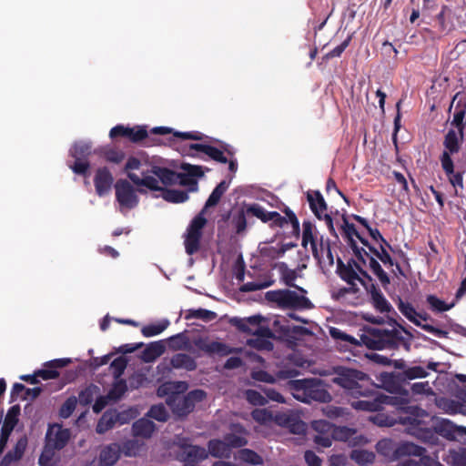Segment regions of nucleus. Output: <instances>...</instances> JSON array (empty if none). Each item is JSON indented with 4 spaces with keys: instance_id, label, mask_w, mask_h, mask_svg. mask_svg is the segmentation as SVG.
Here are the masks:
<instances>
[{
    "instance_id": "1",
    "label": "nucleus",
    "mask_w": 466,
    "mask_h": 466,
    "mask_svg": "<svg viewBox=\"0 0 466 466\" xmlns=\"http://www.w3.org/2000/svg\"><path fill=\"white\" fill-rule=\"evenodd\" d=\"M413 337L410 329L399 325V329H392L372 328L361 335V341L365 347L373 350H396L403 347L406 351H410Z\"/></svg>"
},
{
    "instance_id": "2",
    "label": "nucleus",
    "mask_w": 466,
    "mask_h": 466,
    "mask_svg": "<svg viewBox=\"0 0 466 466\" xmlns=\"http://www.w3.org/2000/svg\"><path fill=\"white\" fill-rule=\"evenodd\" d=\"M382 410L384 405L393 407L396 410L388 412H379L370 416V420L380 427H392L396 424L408 425L419 422V419L415 417L420 410L417 406L408 405L406 399L380 394Z\"/></svg>"
},
{
    "instance_id": "3",
    "label": "nucleus",
    "mask_w": 466,
    "mask_h": 466,
    "mask_svg": "<svg viewBox=\"0 0 466 466\" xmlns=\"http://www.w3.org/2000/svg\"><path fill=\"white\" fill-rule=\"evenodd\" d=\"M289 389L293 397L303 403L309 404L312 401L327 403L331 400L327 384L319 378L290 380Z\"/></svg>"
},
{
    "instance_id": "4",
    "label": "nucleus",
    "mask_w": 466,
    "mask_h": 466,
    "mask_svg": "<svg viewBox=\"0 0 466 466\" xmlns=\"http://www.w3.org/2000/svg\"><path fill=\"white\" fill-rule=\"evenodd\" d=\"M332 373L335 375L332 382L343 388L348 395L359 398L366 394L367 389L360 384L370 380L365 372L345 366H335Z\"/></svg>"
},
{
    "instance_id": "5",
    "label": "nucleus",
    "mask_w": 466,
    "mask_h": 466,
    "mask_svg": "<svg viewBox=\"0 0 466 466\" xmlns=\"http://www.w3.org/2000/svg\"><path fill=\"white\" fill-rule=\"evenodd\" d=\"M200 153H203L208 158L216 162L226 164L228 163V157L224 155V153L231 157L235 155L236 150L231 145L225 142H221L219 148L208 144L202 143H192L181 148V154L183 156L198 158L200 160H207V158Z\"/></svg>"
},
{
    "instance_id": "6",
    "label": "nucleus",
    "mask_w": 466,
    "mask_h": 466,
    "mask_svg": "<svg viewBox=\"0 0 466 466\" xmlns=\"http://www.w3.org/2000/svg\"><path fill=\"white\" fill-rule=\"evenodd\" d=\"M429 375V371L421 366L408 367L404 372H383L380 374V380L384 388L390 393H402L407 390L402 385L408 380L423 379Z\"/></svg>"
},
{
    "instance_id": "7",
    "label": "nucleus",
    "mask_w": 466,
    "mask_h": 466,
    "mask_svg": "<svg viewBox=\"0 0 466 466\" xmlns=\"http://www.w3.org/2000/svg\"><path fill=\"white\" fill-rule=\"evenodd\" d=\"M68 154L74 161H67V167L75 173L84 177L90 176L89 156L92 154V142L89 140H77L69 148Z\"/></svg>"
},
{
    "instance_id": "8",
    "label": "nucleus",
    "mask_w": 466,
    "mask_h": 466,
    "mask_svg": "<svg viewBox=\"0 0 466 466\" xmlns=\"http://www.w3.org/2000/svg\"><path fill=\"white\" fill-rule=\"evenodd\" d=\"M206 397L207 392L204 390L195 389L189 390L183 396L176 395L168 397L167 403L176 417L185 419L194 410L196 404L203 401Z\"/></svg>"
},
{
    "instance_id": "9",
    "label": "nucleus",
    "mask_w": 466,
    "mask_h": 466,
    "mask_svg": "<svg viewBox=\"0 0 466 466\" xmlns=\"http://www.w3.org/2000/svg\"><path fill=\"white\" fill-rule=\"evenodd\" d=\"M265 297L267 300L275 302L283 309H311L314 308V304L309 298L290 289L270 290Z\"/></svg>"
},
{
    "instance_id": "10",
    "label": "nucleus",
    "mask_w": 466,
    "mask_h": 466,
    "mask_svg": "<svg viewBox=\"0 0 466 466\" xmlns=\"http://www.w3.org/2000/svg\"><path fill=\"white\" fill-rule=\"evenodd\" d=\"M205 211L201 210L188 224L186 233L184 246L187 255H194L199 250L200 241L203 236V228L208 220L205 218Z\"/></svg>"
},
{
    "instance_id": "11",
    "label": "nucleus",
    "mask_w": 466,
    "mask_h": 466,
    "mask_svg": "<svg viewBox=\"0 0 466 466\" xmlns=\"http://www.w3.org/2000/svg\"><path fill=\"white\" fill-rule=\"evenodd\" d=\"M116 200L119 204V210L125 213L137 207L139 198L134 187L126 179H118L115 184Z\"/></svg>"
},
{
    "instance_id": "12",
    "label": "nucleus",
    "mask_w": 466,
    "mask_h": 466,
    "mask_svg": "<svg viewBox=\"0 0 466 466\" xmlns=\"http://www.w3.org/2000/svg\"><path fill=\"white\" fill-rule=\"evenodd\" d=\"M70 438L71 431L68 428H64L57 422L49 423L45 437V447L61 451L66 447Z\"/></svg>"
},
{
    "instance_id": "13",
    "label": "nucleus",
    "mask_w": 466,
    "mask_h": 466,
    "mask_svg": "<svg viewBox=\"0 0 466 466\" xmlns=\"http://www.w3.org/2000/svg\"><path fill=\"white\" fill-rule=\"evenodd\" d=\"M438 436L448 441H466V427L458 426L451 420L443 418H436L433 420Z\"/></svg>"
},
{
    "instance_id": "14",
    "label": "nucleus",
    "mask_w": 466,
    "mask_h": 466,
    "mask_svg": "<svg viewBox=\"0 0 466 466\" xmlns=\"http://www.w3.org/2000/svg\"><path fill=\"white\" fill-rule=\"evenodd\" d=\"M247 213L260 219L263 223H269L270 228H284L287 218L278 211H268L258 203L247 205Z\"/></svg>"
},
{
    "instance_id": "15",
    "label": "nucleus",
    "mask_w": 466,
    "mask_h": 466,
    "mask_svg": "<svg viewBox=\"0 0 466 466\" xmlns=\"http://www.w3.org/2000/svg\"><path fill=\"white\" fill-rule=\"evenodd\" d=\"M127 177L137 186L142 187L137 188V192L140 194H146L147 189L152 192H162L164 187L159 186L158 179L151 173L150 169L141 171V177L132 172L127 173Z\"/></svg>"
},
{
    "instance_id": "16",
    "label": "nucleus",
    "mask_w": 466,
    "mask_h": 466,
    "mask_svg": "<svg viewBox=\"0 0 466 466\" xmlns=\"http://www.w3.org/2000/svg\"><path fill=\"white\" fill-rule=\"evenodd\" d=\"M20 411L21 408L18 404L11 406L7 410L0 432V455L4 452L9 437L19 421Z\"/></svg>"
},
{
    "instance_id": "17",
    "label": "nucleus",
    "mask_w": 466,
    "mask_h": 466,
    "mask_svg": "<svg viewBox=\"0 0 466 466\" xmlns=\"http://www.w3.org/2000/svg\"><path fill=\"white\" fill-rule=\"evenodd\" d=\"M114 177L107 167H98L94 176L96 193L102 198L106 196L112 188Z\"/></svg>"
},
{
    "instance_id": "18",
    "label": "nucleus",
    "mask_w": 466,
    "mask_h": 466,
    "mask_svg": "<svg viewBox=\"0 0 466 466\" xmlns=\"http://www.w3.org/2000/svg\"><path fill=\"white\" fill-rule=\"evenodd\" d=\"M121 455V445L117 442H112L105 445L99 452L97 466H114ZM88 466H96L93 460Z\"/></svg>"
},
{
    "instance_id": "19",
    "label": "nucleus",
    "mask_w": 466,
    "mask_h": 466,
    "mask_svg": "<svg viewBox=\"0 0 466 466\" xmlns=\"http://www.w3.org/2000/svg\"><path fill=\"white\" fill-rule=\"evenodd\" d=\"M194 344L198 350L208 355L216 354L219 357H225L235 351V348L229 347L226 343L220 341L208 342L207 339L202 338L195 339Z\"/></svg>"
},
{
    "instance_id": "20",
    "label": "nucleus",
    "mask_w": 466,
    "mask_h": 466,
    "mask_svg": "<svg viewBox=\"0 0 466 466\" xmlns=\"http://www.w3.org/2000/svg\"><path fill=\"white\" fill-rule=\"evenodd\" d=\"M367 293L370 295V300L375 309L380 313H388L395 310L391 304L386 299L380 288L375 283H367L364 287Z\"/></svg>"
},
{
    "instance_id": "21",
    "label": "nucleus",
    "mask_w": 466,
    "mask_h": 466,
    "mask_svg": "<svg viewBox=\"0 0 466 466\" xmlns=\"http://www.w3.org/2000/svg\"><path fill=\"white\" fill-rule=\"evenodd\" d=\"M72 360L70 358L54 359L44 363V368L36 370L38 377L43 380H55L59 377L57 369L64 368L70 364Z\"/></svg>"
},
{
    "instance_id": "22",
    "label": "nucleus",
    "mask_w": 466,
    "mask_h": 466,
    "mask_svg": "<svg viewBox=\"0 0 466 466\" xmlns=\"http://www.w3.org/2000/svg\"><path fill=\"white\" fill-rule=\"evenodd\" d=\"M307 201L314 216L322 219V214L328 210V204L319 190H308L306 193Z\"/></svg>"
},
{
    "instance_id": "23",
    "label": "nucleus",
    "mask_w": 466,
    "mask_h": 466,
    "mask_svg": "<svg viewBox=\"0 0 466 466\" xmlns=\"http://www.w3.org/2000/svg\"><path fill=\"white\" fill-rule=\"evenodd\" d=\"M336 265V274L341 280L347 284H353V281H359L363 288L367 286L368 282L359 275L357 269L345 267L344 261L339 257L337 258Z\"/></svg>"
},
{
    "instance_id": "24",
    "label": "nucleus",
    "mask_w": 466,
    "mask_h": 466,
    "mask_svg": "<svg viewBox=\"0 0 466 466\" xmlns=\"http://www.w3.org/2000/svg\"><path fill=\"white\" fill-rule=\"evenodd\" d=\"M303 231H302V242L301 245L306 248L308 243H310L311 251L313 258L320 262V254L318 248V237L314 235L313 229L315 228L314 224L310 220H304L302 223Z\"/></svg>"
},
{
    "instance_id": "25",
    "label": "nucleus",
    "mask_w": 466,
    "mask_h": 466,
    "mask_svg": "<svg viewBox=\"0 0 466 466\" xmlns=\"http://www.w3.org/2000/svg\"><path fill=\"white\" fill-rule=\"evenodd\" d=\"M151 133L155 135L165 136L173 133L174 137L181 138L182 140H202L207 137L199 131H173L171 127H156L151 129Z\"/></svg>"
},
{
    "instance_id": "26",
    "label": "nucleus",
    "mask_w": 466,
    "mask_h": 466,
    "mask_svg": "<svg viewBox=\"0 0 466 466\" xmlns=\"http://www.w3.org/2000/svg\"><path fill=\"white\" fill-rule=\"evenodd\" d=\"M390 439H382L376 444L377 451L390 461H397L401 459L400 451H399V445Z\"/></svg>"
},
{
    "instance_id": "27",
    "label": "nucleus",
    "mask_w": 466,
    "mask_h": 466,
    "mask_svg": "<svg viewBox=\"0 0 466 466\" xmlns=\"http://www.w3.org/2000/svg\"><path fill=\"white\" fill-rule=\"evenodd\" d=\"M166 350V340H157L148 343L146 348L141 351L140 359L145 363L155 361Z\"/></svg>"
},
{
    "instance_id": "28",
    "label": "nucleus",
    "mask_w": 466,
    "mask_h": 466,
    "mask_svg": "<svg viewBox=\"0 0 466 466\" xmlns=\"http://www.w3.org/2000/svg\"><path fill=\"white\" fill-rule=\"evenodd\" d=\"M410 425L415 427L416 437L424 443L431 445H437L439 443V436L433 422L430 428L423 427L420 420L419 422Z\"/></svg>"
},
{
    "instance_id": "29",
    "label": "nucleus",
    "mask_w": 466,
    "mask_h": 466,
    "mask_svg": "<svg viewBox=\"0 0 466 466\" xmlns=\"http://www.w3.org/2000/svg\"><path fill=\"white\" fill-rule=\"evenodd\" d=\"M27 446L26 437H21L17 440L13 450L7 451L0 461V466H10L13 462L20 460Z\"/></svg>"
},
{
    "instance_id": "30",
    "label": "nucleus",
    "mask_w": 466,
    "mask_h": 466,
    "mask_svg": "<svg viewBox=\"0 0 466 466\" xmlns=\"http://www.w3.org/2000/svg\"><path fill=\"white\" fill-rule=\"evenodd\" d=\"M208 456L207 450L198 445H192L187 451H182L177 455L179 461L187 463H198L206 460Z\"/></svg>"
},
{
    "instance_id": "31",
    "label": "nucleus",
    "mask_w": 466,
    "mask_h": 466,
    "mask_svg": "<svg viewBox=\"0 0 466 466\" xmlns=\"http://www.w3.org/2000/svg\"><path fill=\"white\" fill-rule=\"evenodd\" d=\"M156 429V424L147 417L138 419L132 425L133 435L144 439L150 438Z\"/></svg>"
},
{
    "instance_id": "32",
    "label": "nucleus",
    "mask_w": 466,
    "mask_h": 466,
    "mask_svg": "<svg viewBox=\"0 0 466 466\" xmlns=\"http://www.w3.org/2000/svg\"><path fill=\"white\" fill-rule=\"evenodd\" d=\"M170 365L176 370H185L187 371H194L197 367L196 360L187 353H176L170 359Z\"/></svg>"
},
{
    "instance_id": "33",
    "label": "nucleus",
    "mask_w": 466,
    "mask_h": 466,
    "mask_svg": "<svg viewBox=\"0 0 466 466\" xmlns=\"http://www.w3.org/2000/svg\"><path fill=\"white\" fill-rule=\"evenodd\" d=\"M276 268H278L279 274H280V280L288 287L290 288H296L300 292L306 293V289H304L301 287H299L295 284V281L298 278L297 271L295 269H291L289 268L288 264L286 262H279L276 265Z\"/></svg>"
},
{
    "instance_id": "34",
    "label": "nucleus",
    "mask_w": 466,
    "mask_h": 466,
    "mask_svg": "<svg viewBox=\"0 0 466 466\" xmlns=\"http://www.w3.org/2000/svg\"><path fill=\"white\" fill-rule=\"evenodd\" d=\"M153 197L156 198L161 197L167 202L174 204L184 203L189 198L188 191L166 187L163 188L161 194H154Z\"/></svg>"
},
{
    "instance_id": "35",
    "label": "nucleus",
    "mask_w": 466,
    "mask_h": 466,
    "mask_svg": "<svg viewBox=\"0 0 466 466\" xmlns=\"http://www.w3.org/2000/svg\"><path fill=\"white\" fill-rule=\"evenodd\" d=\"M94 153L103 157L107 162L119 164L125 158V153L114 148L111 145L99 147L94 150Z\"/></svg>"
},
{
    "instance_id": "36",
    "label": "nucleus",
    "mask_w": 466,
    "mask_h": 466,
    "mask_svg": "<svg viewBox=\"0 0 466 466\" xmlns=\"http://www.w3.org/2000/svg\"><path fill=\"white\" fill-rule=\"evenodd\" d=\"M230 182L231 178L228 181L222 180L220 183H218L216 186V187L212 190L202 210L206 212L208 208L217 206L220 201L221 197L229 187Z\"/></svg>"
},
{
    "instance_id": "37",
    "label": "nucleus",
    "mask_w": 466,
    "mask_h": 466,
    "mask_svg": "<svg viewBox=\"0 0 466 466\" xmlns=\"http://www.w3.org/2000/svg\"><path fill=\"white\" fill-rule=\"evenodd\" d=\"M352 407L357 410L382 412L380 394L371 400H359L352 402Z\"/></svg>"
},
{
    "instance_id": "38",
    "label": "nucleus",
    "mask_w": 466,
    "mask_h": 466,
    "mask_svg": "<svg viewBox=\"0 0 466 466\" xmlns=\"http://www.w3.org/2000/svg\"><path fill=\"white\" fill-rule=\"evenodd\" d=\"M151 173L157 177L158 182H162V184L165 186H169L176 183V177L177 172H175L167 167L152 166Z\"/></svg>"
},
{
    "instance_id": "39",
    "label": "nucleus",
    "mask_w": 466,
    "mask_h": 466,
    "mask_svg": "<svg viewBox=\"0 0 466 466\" xmlns=\"http://www.w3.org/2000/svg\"><path fill=\"white\" fill-rule=\"evenodd\" d=\"M117 419H120V414H115L113 411H106L96 424V432L98 434L106 433L115 427Z\"/></svg>"
},
{
    "instance_id": "40",
    "label": "nucleus",
    "mask_w": 466,
    "mask_h": 466,
    "mask_svg": "<svg viewBox=\"0 0 466 466\" xmlns=\"http://www.w3.org/2000/svg\"><path fill=\"white\" fill-rule=\"evenodd\" d=\"M208 452L213 456V457H216V458H223V457H228L230 453V451L228 447V444L225 441V439L223 440H218V439H214V440H210L208 443Z\"/></svg>"
},
{
    "instance_id": "41",
    "label": "nucleus",
    "mask_w": 466,
    "mask_h": 466,
    "mask_svg": "<svg viewBox=\"0 0 466 466\" xmlns=\"http://www.w3.org/2000/svg\"><path fill=\"white\" fill-rule=\"evenodd\" d=\"M461 138L460 134L458 135L455 130L450 129L444 137L443 145L445 147V151L450 154H456L459 152L461 148Z\"/></svg>"
},
{
    "instance_id": "42",
    "label": "nucleus",
    "mask_w": 466,
    "mask_h": 466,
    "mask_svg": "<svg viewBox=\"0 0 466 466\" xmlns=\"http://www.w3.org/2000/svg\"><path fill=\"white\" fill-rule=\"evenodd\" d=\"M179 168L183 171L180 172L185 177H191L197 180L204 177L205 172H209L210 168L203 167L198 165H192L189 163L182 162L179 166Z\"/></svg>"
},
{
    "instance_id": "43",
    "label": "nucleus",
    "mask_w": 466,
    "mask_h": 466,
    "mask_svg": "<svg viewBox=\"0 0 466 466\" xmlns=\"http://www.w3.org/2000/svg\"><path fill=\"white\" fill-rule=\"evenodd\" d=\"M397 307L400 313L414 325H420V319H417V311L410 302H405L400 297H398Z\"/></svg>"
},
{
    "instance_id": "44",
    "label": "nucleus",
    "mask_w": 466,
    "mask_h": 466,
    "mask_svg": "<svg viewBox=\"0 0 466 466\" xmlns=\"http://www.w3.org/2000/svg\"><path fill=\"white\" fill-rule=\"evenodd\" d=\"M399 451H400L401 458L406 456H416L422 458V456H426V449L424 447L408 441L401 442L399 445Z\"/></svg>"
},
{
    "instance_id": "45",
    "label": "nucleus",
    "mask_w": 466,
    "mask_h": 466,
    "mask_svg": "<svg viewBox=\"0 0 466 466\" xmlns=\"http://www.w3.org/2000/svg\"><path fill=\"white\" fill-rule=\"evenodd\" d=\"M170 325L167 319H161L158 323L148 324L141 329V333L146 338H150L162 333Z\"/></svg>"
},
{
    "instance_id": "46",
    "label": "nucleus",
    "mask_w": 466,
    "mask_h": 466,
    "mask_svg": "<svg viewBox=\"0 0 466 466\" xmlns=\"http://www.w3.org/2000/svg\"><path fill=\"white\" fill-rule=\"evenodd\" d=\"M127 380L118 378L113 383L108 391V398L112 400H119L128 390Z\"/></svg>"
},
{
    "instance_id": "47",
    "label": "nucleus",
    "mask_w": 466,
    "mask_h": 466,
    "mask_svg": "<svg viewBox=\"0 0 466 466\" xmlns=\"http://www.w3.org/2000/svg\"><path fill=\"white\" fill-rule=\"evenodd\" d=\"M238 459L250 465H261L264 461L263 458L255 451L248 448L240 449L238 451Z\"/></svg>"
},
{
    "instance_id": "48",
    "label": "nucleus",
    "mask_w": 466,
    "mask_h": 466,
    "mask_svg": "<svg viewBox=\"0 0 466 466\" xmlns=\"http://www.w3.org/2000/svg\"><path fill=\"white\" fill-rule=\"evenodd\" d=\"M369 267L373 274L379 279L383 288H386L390 283L389 275L381 268L379 261L374 258H370Z\"/></svg>"
},
{
    "instance_id": "49",
    "label": "nucleus",
    "mask_w": 466,
    "mask_h": 466,
    "mask_svg": "<svg viewBox=\"0 0 466 466\" xmlns=\"http://www.w3.org/2000/svg\"><path fill=\"white\" fill-rule=\"evenodd\" d=\"M350 459L360 465H368L374 462L375 454L367 450H353Z\"/></svg>"
},
{
    "instance_id": "50",
    "label": "nucleus",
    "mask_w": 466,
    "mask_h": 466,
    "mask_svg": "<svg viewBox=\"0 0 466 466\" xmlns=\"http://www.w3.org/2000/svg\"><path fill=\"white\" fill-rule=\"evenodd\" d=\"M187 330H184L182 332L172 335L166 339V342H168L170 349L175 350L187 348L189 344V339L187 335Z\"/></svg>"
},
{
    "instance_id": "51",
    "label": "nucleus",
    "mask_w": 466,
    "mask_h": 466,
    "mask_svg": "<svg viewBox=\"0 0 466 466\" xmlns=\"http://www.w3.org/2000/svg\"><path fill=\"white\" fill-rule=\"evenodd\" d=\"M247 215H248L247 213V208H241L238 212L233 214L231 218V224L235 228L236 234L239 235L246 230L248 225L246 218Z\"/></svg>"
},
{
    "instance_id": "52",
    "label": "nucleus",
    "mask_w": 466,
    "mask_h": 466,
    "mask_svg": "<svg viewBox=\"0 0 466 466\" xmlns=\"http://www.w3.org/2000/svg\"><path fill=\"white\" fill-rule=\"evenodd\" d=\"M217 313L215 311L206 309H189L185 316L186 319H202L206 322L212 321L216 319Z\"/></svg>"
},
{
    "instance_id": "53",
    "label": "nucleus",
    "mask_w": 466,
    "mask_h": 466,
    "mask_svg": "<svg viewBox=\"0 0 466 466\" xmlns=\"http://www.w3.org/2000/svg\"><path fill=\"white\" fill-rule=\"evenodd\" d=\"M356 433V430L347 426H336L333 425L331 437L334 441H347L353 437Z\"/></svg>"
},
{
    "instance_id": "54",
    "label": "nucleus",
    "mask_w": 466,
    "mask_h": 466,
    "mask_svg": "<svg viewBox=\"0 0 466 466\" xmlns=\"http://www.w3.org/2000/svg\"><path fill=\"white\" fill-rule=\"evenodd\" d=\"M98 390L99 388L96 385L93 383L89 384L85 389L80 390L77 402H79L82 406L89 405L92 403L94 396Z\"/></svg>"
},
{
    "instance_id": "55",
    "label": "nucleus",
    "mask_w": 466,
    "mask_h": 466,
    "mask_svg": "<svg viewBox=\"0 0 466 466\" xmlns=\"http://www.w3.org/2000/svg\"><path fill=\"white\" fill-rule=\"evenodd\" d=\"M275 280L272 279H265L263 281H250L244 283L240 286L239 291L247 293L252 291H258L267 289L274 284Z\"/></svg>"
},
{
    "instance_id": "56",
    "label": "nucleus",
    "mask_w": 466,
    "mask_h": 466,
    "mask_svg": "<svg viewBox=\"0 0 466 466\" xmlns=\"http://www.w3.org/2000/svg\"><path fill=\"white\" fill-rule=\"evenodd\" d=\"M426 301L429 304L431 309L436 312H445L453 307V303L447 304L444 300L440 299L435 295H428L426 297Z\"/></svg>"
},
{
    "instance_id": "57",
    "label": "nucleus",
    "mask_w": 466,
    "mask_h": 466,
    "mask_svg": "<svg viewBox=\"0 0 466 466\" xmlns=\"http://www.w3.org/2000/svg\"><path fill=\"white\" fill-rule=\"evenodd\" d=\"M77 404V398L74 395L68 397L61 405L58 415L62 419H68L76 410Z\"/></svg>"
},
{
    "instance_id": "58",
    "label": "nucleus",
    "mask_w": 466,
    "mask_h": 466,
    "mask_svg": "<svg viewBox=\"0 0 466 466\" xmlns=\"http://www.w3.org/2000/svg\"><path fill=\"white\" fill-rule=\"evenodd\" d=\"M146 415L160 422H165L168 420L167 410L161 403L151 406Z\"/></svg>"
},
{
    "instance_id": "59",
    "label": "nucleus",
    "mask_w": 466,
    "mask_h": 466,
    "mask_svg": "<svg viewBox=\"0 0 466 466\" xmlns=\"http://www.w3.org/2000/svg\"><path fill=\"white\" fill-rule=\"evenodd\" d=\"M147 381L148 380L147 375L140 370L132 373L127 380L128 388L131 390L139 389L140 387L144 386Z\"/></svg>"
},
{
    "instance_id": "60",
    "label": "nucleus",
    "mask_w": 466,
    "mask_h": 466,
    "mask_svg": "<svg viewBox=\"0 0 466 466\" xmlns=\"http://www.w3.org/2000/svg\"><path fill=\"white\" fill-rule=\"evenodd\" d=\"M329 335L334 339H339V340H342V341H345V342H349V343H350L352 345H355V346L364 345L361 340L359 341L353 336H351L350 334H347L344 331H342L341 329H339L338 328H335V327H331L329 329Z\"/></svg>"
},
{
    "instance_id": "61",
    "label": "nucleus",
    "mask_w": 466,
    "mask_h": 466,
    "mask_svg": "<svg viewBox=\"0 0 466 466\" xmlns=\"http://www.w3.org/2000/svg\"><path fill=\"white\" fill-rule=\"evenodd\" d=\"M248 345L258 350H268L270 351L274 348V344L270 341V339L258 338L248 339Z\"/></svg>"
},
{
    "instance_id": "62",
    "label": "nucleus",
    "mask_w": 466,
    "mask_h": 466,
    "mask_svg": "<svg viewBox=\"0 0 466 466\" xmlns=\"http://www.w3.org/2000/svg\"><path fill=\"white\" fill-rule=\"evenodd\" d=\"M127 366V360L124 357H117L110 363V370L115 380L121 378Z\"/></svg>"
},
{
    "instance_id": "63",
    "label": "nucleus",
    "mask_w": 466,
    "mask_h": 466,
    "mask_svg": "<svg viewBox=\"0 0 466 466\" xmlns=\"http://www.w3.org/2000/svg\"><path fill=\"white\" fill-rule=\"evenodd\" d=\"M246 400L254 406H264L268 403L265 395L256 390L248 389L245 391Z\"/></svg>"
},
{
    "instance_id": "64",
    "label": "nucleus",
    "mask_w": 466,
    "mask_h": 466,
    "mask_svg": "<svg viewBox=\"0 0 466 466\" xmlns=\"http://www.w3.org/2000/svg\"><path fill=\"white\" fill-rule=\"evenodd\" d=\"M251 417L256 422L260 424H267L274 419L271 411L267 409H255L251 411Z\"/></svg>"
}]
</instances>
